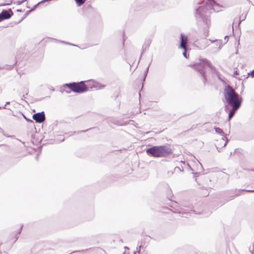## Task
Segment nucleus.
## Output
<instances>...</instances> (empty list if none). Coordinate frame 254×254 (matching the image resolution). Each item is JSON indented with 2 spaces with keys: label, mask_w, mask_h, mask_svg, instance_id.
Segmentation results:
<instances>
[{
  "label": "nucleus",
  "mask_w": 254,
  "mask_h": 254,
  "mask_svg": "<svg viewBox=\"0 0 254 254\" xmlns=\"http://www.w3.org/2000/svg\"><path fill=\"white\" fill-rule=\"evenodd\" d=\"M36 158V159L37 160H38V154L37 155V156H36V158Z\"/></svg>",
  "instance_id": "7c9ffc66"
},
{
  "label": "nucleus",
  "mask_w": 254,
  "mask_h": 254,
  "mask_svg": "<svg viewBox=\"0 0 254 254\" xmlns=\"http://www.w3.org/2000/svg\"><path fill=\"white\" fill-rule=\"evenodd\" d=\"M13 15V12L10 9L8 11L6 10H2L0 13V21L4 19H8L10 18Z\"/></svg>",
  "instance_id": "0eeeda50"
},
{
  "label": "nucleus",
  "mask_w": 254,
  "mask_h": 254,
  "mask_svg": "<svg viewBox=\"0 0 254 254\" xmlns=\"http://www.w3.org/2000/svg\"><path fill=\"white\" fill-rule=\"evenodd\" d=\"M190 66L197 70L200 74L204 84L207 82L206 73L210 70L212 71L215 70V67L206 59H199L194 64L190 65Z\"/></svg>",
  "instance_id": "f257e3e1"
},
{
  "label": "nucleus",
  "mask_w": 254,
  "mask_h": 254,
  "mask_svg": "<svg viewBox=\"0 0 254 254\" xmlns=\"http://www.w3.org/2000/svg\"><path fill=\"white\" fill-rule=\"evenodd\" d=\"M10 104V102H6V104H5V106L7 105H9Z\"/></svg>",
  "instance_id": "c756f323"
},
{
  "label": "nucleus",
  "mask_w": 254,
  "mask_h": 254,
  "mask_svg": "<svg viewBox=\"0 0 254 254\" xmlns=\"http://www.w3.org/2000/svg\"><path fill=\"white\" fill-rule=\"evenodd\" d=\"M217 150H218V151H219H219H220V150H219V148L217 147Z\"/></svg>",
  "instance_id": "4c0bfd02"
},
{
  "label": "nucleus",
  "mask_w": 254,
  "mask_h": 254,
  "mask_svg": "<svg viewBox=\"0 0 254 254\" xmlns=\"http://www.w3.org/2000/svg\"><path fill=\"white\" fill-rule=\"evenodd\" d=\"M125 248L126 249H128V248H127V247H126Z\"/></svg>",
  "instance_id": "79ce46f5"
},
{
  "label": "nucleus",
  "mask_w": 254,
  "mask_h": 254,
  "mask_svg": "<svg viewBox=\"0 0 254 254\" xmlns=\"http://www.w3.org/2000/svg\"><path fill=\"white\" fill-rule=\"evenodd\" d=\"M137 252H134L133 254H137Z\"/></svg>",
  "instance_id": "e433bc0d"
},
{
  "label": "nucleus",
  "mask_w": 254,
  "mask_h": 254,
  "mask_svg": "<svg viewBox=\"0 0 254 254\" xmlns=\"http://www.w3.org/2000/svg\"><path fill=\"white\" fill-rule=\"evenodd\" d=\"M24 118L27 120L28 122H33V121L30 119H28L25 116H24Z\"/></svg>",
  "instance_id": "b1692460"
},
{
  "label": "nucleus",
  "mask_w": 254,
  "mask_h": 254,
  "mask_svg": "<svg viewBox=\"0 0 254 254\" xmlns=\"http://www.w3.org/2000/svg\"><path fill=\"white\" fill-rule=\"evenodd\" d=\"M228 108L227 106H225V109H226Z\"/></svg>",
  "instance_id": "58836bf2"
},
{
  "label": "nucleus",
  "mask_w": 254,
  "mask_h": 254,
  "mask_svg": "<svg viewBox=\"0 0 254 254\" xmlns=\"http://www.w3.org/2000/svg\"><path fill=\"white\" fill-rule=\"evenodd\" d=\"M214 129H215L216 132H217L218 134H220L221 135H222L223 136L221 139L222 141H224L225 139H227V138L225 136L224 132H223V130L221 128H220L219 127H214Z\"/></svg>",
  "instance_id": "9d476101"
},
{
  "label": "nucleus",
  "mask_w": 254,
  "mask_h": 254,
  "mask_svg": "<svg viewBox=\"0 0 254 254\" xmlns=\"http://www.w3.org/2000/svg\"><path fill=\"white\" fill-rule=\"evenodd\" d=\"M188 42V37L187 36L184 35L183 34L181 35V44L180 47L181 48H185L186 47V45Z\"/></svg>",
  "instance_id": "1a4fd4ad"
},
{
  "label": "nucleus",
  "mask_w": 254,
  "mask_h": 254,
  "mask_svg": "<svg viewBox=\"0 0 254 254\" xmlns=\"http://www.w3.org/2000/svg\"><path fill=\"white\" fill-rule=\"evenodd\" d=\"M11 1L10 3H1L0 4V6H5V5H9L11 4Z\"/></svg>",
  "instance_id": "aec40b11"
},
{
  "label": "nucleus",
  "mask_w": 254,
  "mask_h": 254,
  "mask_svg": "<svg viewBox=\"0 0 254 254\" xmlns=\"http://www.w3.org/2000/svg\"><path fill=\"white\" fill-rule=\"evenodd\" d=\"M220 142H221V144H223V147H225L226 145V144H227V143L228 142V139H227H227H225V141H222L221 140Z\"/></svg>",
  "instance_id": "a211bd4d"
},
{
  "label": "nucleus",
  "mask_w": 254,
  "mask_h": 254,
  "mask_svg": "<svg viewBox=\"0 0 254 254\" xmlns=\"http://www.w3.org/2000/svg\"><path fill=\"white\" fill-rule=\"evenodd\" d=\"M209 40L211 43H213V42H215V41H217L216 40H214V41H213V40Z\"/></svg>",
  "instance_id": "c85d7f7f"
},
{
  "label": "nucleus",
  "mask_w": 254,
  "mask_h": 254,
  "mask_svg": "<svg viewBox=\"0 0 254 254\" xmlns=\"http://www.w3.org/2000/svg\"><path fill=\"white\" fill-rule=\"evenodd\" d=\"M182 49L184 50V52L183 53V56L186 58H188L187 55V48L185 47V48H182Z\"/></svg>",
  "instance_id": "f3484780"
},
{
  "label": "nucleus",
  "mask_w": 254,
  "mask_h": 254,
  "mask_svg": "<svg viewBox=\"0 0 254 254\" xmlns=\"http://www.w3.org/2000/svg\"><path fill=\"white\" fill-rule=\"evenodd\" d=\"M105 87V85L101 84L99 83H95L92 86H91V88H95L96 90H99L101 89H103Z\"/></svg>",
  "instance_id": "f8f14e48"
},
{
  "label": "nucleus",
  "mask_w": 254,
  "mask_h": 254,
  "mask_svg": "<svg viewBox=\"0 0 254 254\" xmlns=\"http://www.w3.org/2000/svg\"><path fill=\"white\" fill-rule=\"evenodd\" d=\"M2 108L1 107H0V109H1Z\"/></svg>",
  "instance_id": "de8ad7c7"
},
{
  "label": "nucleus",
  "mask_w": 254,
  "mask_h": 254,
  "mask_svg": "<svg viewBox=\"0 0 254 254\" xmlns=\"http://www.w3.org/2000/svg\"><path fill=\"white\" fill-rule=\"evenodd\" d=\"M223 94L225 99L229 105H241L242 98L229 85L225 87Z\"/></svg>",
  "instance_id": "f03ea898"
},
{
  "label": "nucleus",
  "mask_w": 254,
  "mask_h": 254,
  "mask_svg": "<svg viewBox=\"0 0 254 254\" xmlns=\"http://www.w3.org/2000/svg\"><path fill=\"white\" fill-rule=\"evenodd\" d=\"M3 109H6V106L5 105L3 107H2Z\"/></svg>",
  "instance_id": "f704fd0d"
},
{
  "label": "nucleus",
  "mask_w": 254,
  "mask_h": 254,
  "mask_svg": "<svg viewBox=\"0 0 254 254\" xmlns=\"http://www.w3.org/2000/svg\"><path fill=\"white\" fill-rule=\"evenodd\" d=\"M207 46H208V44H207V43H206L205 46H204V48H205V47H207Z\"/></svg>",
  "instance_id": "72a5a7b5"
},
{
  "label": "nucleus",
  "mask_w": 254,
  "mask_h": 254,
  "mask_svg": "<svg viewBox=\"0 0 254 254\" xmlns=\"http://www.w3.org/2000/svg\"><path fill=\"white\" fill-rule=\"evenodd\" d=\"M246 191H247V192H254V190H246Z\"/></svg>",
  "instance_id": "a878e982"
},
{
  "label": "nucleus",
  "mask_w": 254,
  "mask_h": 254,
  "mask_svg": "<svg viewBox=\"0 0 254 254\" xmlns=\"http://www.w3.org/2000/svg\"><path fill=\"white\" fill-rule=\"evenodd\" d=\"M188 165L189 166V167L190 168V166L189 164H188Z\"/></svg>",
  "instance_id": "49530a36"
},
{
  "label": "nucleus",
  "mask_w": 254,
  "mask_h": 254,
  "mask_svg": "<svg viewBox=\"0 0 254 254\" xmlns=\"http://www.w3.org/2000/svg\"><path fill=\"white\" fill-rule=\"evenodd\" d=\"M246 16H244V17H243V19H242V21L244 20V19H245Z\"/></svg>",
  "instance_id": "2f4dec72"
},
{
  "label": "nucleus",
  "mask_w": 254,
  "mask_h": 254,
  "mask_svg": "<svg viewBox=\"0 0 254 254\" xmlns=\"http://www.w3.org/2000/svg\"><path fill=\"white\" fill-rule=\"evenodd\" d=\"M183 171H184V169L183 167H182V168H181L179 167H176L174 168L175 172H178V171L183 172Z\"/></svg>",
  "instance_id": "2eb2a0df"
},
{
  "label": "nucleus",
  "mask_w": 254,
  "mask_h": 254,
  "mask_svg": "<svg viewBox=\"0 0 254 254\" xmlns=\"http://www.w3.org/2000/svg\"><path fill=\"white\" fill-rule=\"evenodd\" d=\"M182 162L184 164H185V162L182 161Z\"/></svg>",
  "instance_id": "c03bdc74"
},
{
  "label": "nucleus",
  "mask_w": 254,
  "mask_h": 254,
  "mask_svg": "<svg viewBox=\"0 0 254 254\" xmlns=\"http://www.w3.org/2000/svg\"><path fill=\"white\" fill-rule=\"evenodd\" d=\"M42 2H39L38 3H37L33 8L31 9V10H28L27 11L26 13V15H27L30 12H31L32 11L34 10L35 8V7L39 4H40V3H42Z\"/></svg>",
  "instance_id": "dca6fc26"
},
{
  "label": "nucleus",
  "mask_w": 254,
  "mask_h": 254,
  "mask_svg": "<svg viewBox=\"0 0 254 254\" xmlns=\"http://www.w3.org/2000/svg\"><path fill=\"white\" fill-rule=\"evenodd\" d=\"M150 64L148 65V67L146 68V70L144 71L143 81H145L146 76V75L147 74V73L148 72V70H149V67Z\"/></svg>",
  "instance_id": "4468645a"
},
{
  "label": "nucleus",
  "mask_w": 254,
  "mask_h": 254,
  "mask_svg": "<svg viewBox=\"0 0 254 254\" xmlns=\"http://www.w3.org/2000/svg\"><path fill=\"white\" fill-rule=\"evenodd\" d=\"M234 74L235 75H238V72L237 71H235L234 72Z\"/></svg>",
  "instance_id": "bb28decb"
},
{
  "label": "nucleus",
  "mask_w": 254,
  "mask_h": 254,
  "mask_svg": "<svg viewBox=\"0 0 254 254\" xmlns=\"http://www.w3.org/2000/svg\"><path fill=\"white\" fill-rule=\"evenodd\" d=\"M249 75H251L252 77H254V69L249 73Z\"/></svg>",
  "instance_id": "4be33fe9"
},
{
  "label": "nucleus",
  "mask_w": 254,
  "mask_h": 254,
  "mask_svg": "<svg viewBox=\"0 0 254 254\" xmlns=\"http://www.w3.org/2000/svg\"><path fill=\"white\" fill-rule=\"evenodd\" d=\"M61 43H65V44H69V45H72V46H75L76 45H74V44H69V43H66L65 42H64V41H61Z\"/></svg>",
  "instance_id": "393cba45"
},
{
  "label": "nucleus",
  "mask_w": 254,
  "mask_h": 254,
  "mask_svg": "<svg viewBox=\"0 0 254 254\" xmlns=\"http://www.w3.org/2000/svg\"><path fill=\"white\" fill-rule=\"evenodd\" d=\"M25 95H23L22 97L21 98V100H23V98H25V95H28V89H26L25 91Z\"/></svg>",
  "instance_id": "6ab92c4d"
},
{
  "label": "nucleus",
  "mask_w": 254,
  "mask_h": 254,
  "mask_svg": "<svg viewBox=\"0 0 254 254\" xmlns=\"http://www.w3.org/2000/svg\"><path fill=\"white\" fill-rule=\"evenodd\" d=\"M90 128L89 129H85V130H80V131H74L71 134H70V135H73L75 133H77V134H79L80 133H81V132H86L88 130H89Z\"/></svg>",
  "instance_id": "ddd939ff"
},
{
  "label": "nucleus",
  "mask_w": 254,
  "mask_h": 254,
  "mask_svg": "<svg viewBox=\"0 0 254 254\" xmlns=\"http://www.w3.org/2000/svg\"><path fill=\"white\" fill-rule=\"evenodd\" d=\"M232 109L230 111L228 115V120H230L235 115L236 112L239 109L241 105H232L230 106Z\"/></svg>",
  "instance_id": "6e6552de"
},
{
  "label": "nucleus",
  "mask_w": 254,
  "mask_h": 254,
  "mask_svg": "<svg viewBox=\"0 0 254 254\" xmlns=\"http://www.w3.org/2000/svg\"><path fill=\"white\" fill-rule=\"evenodd\" d=\"M228 38V36H226L225 37V39H227V38Z\"/></svg>",
  "instance_id": "c9c22d12"
},
{
  "label": "nucleus",
  "mask_w": 254,
  "mask_h": 254,
  "mask_svg": "<svg viewBox=\"0 0 254 254\" xmlns=\"http://www.w3.org/2000/svg\"><path fill=\"white\" fill-rule=\"evenodd\" d=\"M86 81H81L78 82H72L64 84V87H68L74 92L82 93L88 91V87L85 85Z\"/></svg>",
  "instance_id": "39448f33"
},
{
  "label": "nucleus",
  "mask_w": 254,
  "mask_h": 254,
  "mask_svg": "<svg viewBox=\"0 0 254 254\" xmlns=\"http://www.w3.org/2000/svg\"><path fill=\"white\" fill-rule=\"evenodd\" d=\"M141 247V246H139V251H140V250ZM138 254H139V251H138Z\"/></svg>",
  "instance_id": "473e14b6"
},
{
  "label": "nucleus",
  "mask_w": 254,
  "mask_h": 254,
  "mask_svg": "<svg viewBox=\"0 0 254 254\" xmlns=\"http://www.w3.org/2000/svg\"><path fill=\"white\" fill-rule=\"evenodd\" d=\"M78 251H74L73 253L78 252Z\"/></svg>",
  "instance_id": "a18cd8bd"
},
{
  "label": "nucleus",
  "mask_w": 254,
  "mask_h": 254,
  "mask_svg": "<svg viewBox=\"0 0 254 254\" xmlns=\"http://www.w3.org/2000/svg\"><path fill=\"white\" fill-rule=\"evenodd\" d=\"M17 11H20H20H21V10H19V9H18V10H17Z\"/></svg>",
  "instance_id": "ea45409f"
},
{
  "label": "nucleus",
  "mask_w": 254,
  "mask_h": 254,
  "mask_svg": "<svg viewBox=\"0 0 254 254\" xmlns=\"http://www.w3.org/2000/svg\"><path fill=\"white\" fill-rule=\"evenodd\" d=\"M22 228H23V225H21L20 226V228H19V231H18V233L19 234L21 233Z\"/></svg>",
  "instance_id": "5701e85b"
},
{
  "label": "nucleus",
  "mask_w": 254,
  "mask_h": 254,
  "mask_svg": "<svg viewBox=\"0 0 254 254\" xmlns=\"http://www.w3.org/2000/svg\"><path fill=\"white\" fill-rule=\"evenodd\" d=\"M151 43V41L150 39H148L146 40L144 43V44L142 45V54L144 52V51L148 49Z\"/></svg>",
  "instance_id": "9b49d317"
},
{
  "label": "nucleus",
  "mask_w": 254,
  "mask_h": 254,
  "mask_svg": "<svg viewBox=\"0 0 254 254\" xmlns=\"http://www.w3.org/2000/svg\"><path fill=\"white\" fill-rule=\"evenodd\" d=\"M195 17L198 24L200 25V21H202L208 28L210 24V21L209 17L206 15V8L203 6H199L195 9Z\"/></svg>",
  "instance_id": "20e7f679"
},
{
  "label": "nucleus",
  "mask_w": 254,
  "mask_h": 254,
  "mask_svg": "<svg viewBox=\"0 0 254 254\" xmlns=\"http://www.w3.org/2000/svg\"><path fill=\"white\" fill-rule=\"evenodd\" d=\"M64 140V138L61 140V141H63Z\"/></svg>",
  "instance_id": "a19ab883"
},
{
  "label": "nucleus",
  "mask_w": 254,
  "mask_h": 254,
  "mask_svg": "<svg viewBox=\"0 0 254 254\" xmlns=\"http://www.w3.org/2000/svg\"><path fill=\"white\" fill-rule=\"evenodd\" d=\"M33 119L38 123H42L45 121L46 117L44 112L37 113L33 115Z\"/></svg>",
  "instance_id": "423d86ee"
},
{
  "label": "nucleus",
  "mask_w": 254,
  "mask_h": 254,
  "mask_svg": "<svg viewBox=\"0 0 254 254\" xmlns=\"http://www.w3.org/2000/svg\"><path fill=\"white\" fill-rule=\"evenodd\" d=\"M26 0H21V1H18L17 2V3L18 5H20L22 3H23L24 1H26Z\"/></svg>",
  "instance_id": "412c9836"
},
{
  "label": "nucleus",
  "mask_w": 254,
  "mask_h": 254,
  "mask_svg": "<svg viewBox=\"0 0 254 254\" xmlns=\"http://www.w3.org/2000/svg\"><path fill=\"white\" fill-rule=\"evenodd\" d=\"M208 31H207V32L205 33V37L208 36Z\"/></svg>",
  "instance_id": "cd10ccee"
},
{
  "label": "nucleus",
  "mask_w": 254,
  "mask_h": 254,
  "mask_svg": "<svg viewBox=\"0 0 254 254\" xmlns=\"http://www.w3.org/2000/svg\"><path fill=\"white\" fill-rule=\"evenodd\" d=\"M241 21L240 20V21H239V24H240L241 23Z\"/></svg>",
  "instance_id": "37998d69"
},
{
  "label": "nucleus",
  "mask_w": 254,
  "mask_h": 254,
  "mask_svg": "<svg viewBox=\"0 0 254 254\" xmlns=\"http://www.w3.org/2000/svg\"><path fill=\"white\" fill-rule=\"evenodd\" d=\"M148 155L156 158L165 157L170 155L172 151L168 145L153 146L146 150Z\"/></svg>",
  "instance_id": "7ed1b4c3"
}]
</instances>
